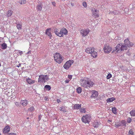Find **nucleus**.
<instances>
[{
    "mask_svg": "<svg viewBox=\"0 0 135 135\" xmlns=\"http://www.w3.org/2000/svg\"><path fill=\"white\" fill-rule=\"evenodd\" d=\"M57 102L58 103H59V102H60V99H57Z\"/></svg>",
    "mask_w": 135,
    "mask_h": 135,
    "instance_id": "nucleus-54",
    "label": "nucleus"
},
{
    "mask_svg": "<svg viewBox=\"0 0 135 135\" xmlns=\"http://www.w3.org/2000/svg\"><path fill=\"white\" fill-rule=\"evenodd\" d=\"M91 92L92 93V94L90 96L91 98H97L98 96V94L97 91L95 90H93Z\"/></svg>",
    "mask_w": 135,
    "mask_h": 135,
    "instance_id": "nucleus-9",
    "label": "nucleus"
},
{
    "mask_svg": "<svg viewBox=\"0 0 135 135\" xmlns=\"http://www.w3.org/2000/svg\"><path fill=\"white\" fill-rule=\"evenodd\" d=\"M10 131V128L9 126H7L4 128L3 130V133H8Z\"/></svg>",
    "mask_w": 135,
    "mask_h": 135,
    "instance_id": "nucleus-11",
    "label": "nucleus"
},
{
    "mask_svg": "<svg viewBox=\"0 0 135 135\" xmlns=\"http://www.w3.org/2000/svg\"><path fill=\"white\" fill-rule=\"evenodd\" d=\"M54 57L56 61L59 64L61 63L63 60L61 55L59 53H56Z\"/></svg>",
    "mask_w": 135,
    "mask_h": 135,
    "instance_id": "nucleus-2",
    "label": "nucleus"
},
{
    "mask_svg": "<svg viewBox=\"0 0 135 135\" xmlns=\"http://www.w3.org/2000/svg\"><path fill=\"white\" fill-rule=\"evenodd\" d=\"M112 76V75L110 74L109 73L108 74V75L107 76V79H109L111 78Z\"/></svg>",
    "mask_w": 135,
    "mask_h": 135,
    "instance_id": "nucleus-40",
    "label": "nucleus"
},
{
    "mask_svg": "<svg viewBox=\"0 0 135 135\" xmlns=\"http://www.w3.org/2000/svg\"><path fill=\"white\" fill-rule=\"evenodd\" d=\"M1 66V64H0V67Z\"/></svg>",
    "mask_w": 135,
    "mask_h": 135,
    "instance_id": "nucleus-60",
    "label": "nucleus"
},
{
    "mask_svg": "<svg viewBox=\"0 0 135 135\" xmlns=\"http://www.w3.org/2000/svg\"><path fill=\"white\" fill-rule=\"evenodd\" d=\"M33 107H30V108H29L28 109V111H30V112H32V111H33Z\"/></svg>",
    "mask_w": 135,
    "mask_h": 135,
    "instance_id": "nucleus-43",
    "label": "nucleus"
},
{
    "mask_svg": "<svg viewBox=\"0 0 135 135\" xmlns=\"http://www.w3.org/2000/svg\"><path fill=\"white\" fill-rule=\"evenodd\" d=\"M72 75H68V77L69 79L71 80L72 79Z\"/></svg>",
    "mask_w": 135,
    "mask_h": 135,
    "instance_id": "nucleus-45",
    "label": "nucleus"
},
{
    "mask_svg": "<svg viewBox=\"0 0 135 135\" xmlns=\"http://www.w3.org/2000/svg\"><path fill=\"white\" fill-rule=\"evenodd\" d=\"M129 113L132 116H135V110H133L131 111Z\"/></svg>",
    "mask_w": 135,
    "mask_h": 135,
    "instance_id": "nucleus-29",
    "label": "nucleus"
},
{
    "mask_svg": "<svg viewBox=\"0 0 135 135\" xmlns=\"http://www.w3.org/2000/svg\"><path fill=\"white\" fill-rule=\"evenodd\" d=\"M71 4L73 6H74V3H71Z\"/></svg>",
    "mask_w": 135,
    "mask_h": 135,
    "instance_id": "nucleus-55",
    "label": "nucleus"
},
{
    "mask_svg": "<svg viewBox=\"0 0 135 135\" xmlns=\"http://www.w3.org/2000/svg\"><path fill=\"white\" fill-rule=\"evenodd\" d=\"M90 54H91V56L94 58L96 57L97 56V52L94 51Z\"/></svg>",
    "mask_w": 135,
    "mask_h": 135,
    "instance_id": "nucleus-26",
    "label": "nucleus"
},
{
    "mask_svg": "<svg viewBox=\"0 0 135 135\" xmlns=\"http://www.w3.org/2000/svg\"><path fill=\"white\" fill-rule=\"evenodd\" d=\"M42 6L40 5H38L37 9L38 11H41L42 10Z\"/></svg>",
    "mask_w": 135,
    "mask_h": 135,
    "instance_id": "nucleus-39",
    "label": "nucleus"
},
{
    "mask_svg": "<svg viewBox=\"0 0 135 135\" xmlns=\"http://www.w3.org/2000/svg\"><path fill=\"white\" fill-rule=\"evenodd\" d=\"M15 105L17 106H18L20 105V103L18 102H16L15 103Z\"/></svg>",
    "mask_w": 135,
    "mask_h": 135,
    "instance_id": "nucleus-47",
    "label": "nucleus"
},
{
    "mask_svg": "<svg viewBox=\"0 0 135 135\" xmlns=\"http://www.w3.org/2000/svg\"><path fill=\"white\" fill-rule=\"evenodd\" d=\"M16 52L18 55H21L22 54V52L20 50H17Z\"/></svg>",
    "mask_w": 135,
    "mask_h": 135,
    "instance_id": "nucleus-37",
    "label": "nucleus"
},
{
    "mask_svg": "<svg viewBox=\"0 0 135 135\" xmlns=\"http://www.w3.org/2000/svg\"><path fill=\"white\" fill-rule=\"evenodd\" d=\"M51 89V87L50 86L48 85H46L44 87V89L46 90H50Z\"/></svg>",
    "mask_w": 135,
    "mask_h": 135,
    "instance_id": "nucleus-28",
    "label": "nucleus"
},
{
    "mask_svg": "<svg viewBox=\"0 0 135 135\" xmlns=\"http://www.w3.org/2000/svg\"><path fill=\"white\" fill-rule=\"evenodd\" d=\"M0 135H1V134L0 133Z\"/></svg>",
    "mask_w": 135,
    "mask_h": 135,
    "instance_id": "nucleus-61",
    "label": "nucleus"
},
{
    "mask_svg": "<svg viewBox=\"0 0 135 135\" xmlns=\"http://www.w3.org/2000/svg\"><path fill=\"white\" fill-rule=\"evenodd\" d=\"M127 47L126 45L121 44V51H123L124 50H126L127 49Z\"/></svg>",
    "mask_w": 135,
    "mask_h": 135,
    "instance_id": "nucleus-20",
    "label": "nucleus"
},
{
    "mask_svg": "<svg viewBox=\"0 0 135 135\" xmlns=\"http://www.w3.org/2000/svg\"><path fill=\"white\" fill-rule=\"evenodd\" d=\"M59 109L61 111L63 112L64 113H65L67 112L65 107L64 106L60 107Z\"/></svg>",
    "mask_w": 135,
    "mask_h": 135,
    "instance_id": "nucleus-27",
    "label": "nucleus"
},
{
    "mask_svg": "<svg viewBox=\"0 0 135 135\" xmlns=\"http://www.w3.org/2000/svg\"><path fill=\"white\" fill-rule=\"evenodd\" d=\"M28 119V117H27V119Z\"/></svg>",
    "mask_w": 135,
    "mask_h": 135,
    "instance_id": "nucleus-59",
    "label": "nucleus"
},
{
    "mask_svg": "<svg viewBox=\"0 0 135 135\" xmlns=\"http://www.w3.org/2000/svg\"><path fill=\"white\" fill-rule=\"evenodd\" d=\"M41 116L40 115H39L38 116L39 120H40L41 119Z\"/></svg>",
    "mask_w": 135,
    "mask_h": 135,
    "instance_id": "nucleus-50",
    "label": "nucleus"
},
{
    "mask_svg": "<svg viewBox=\"0 0 135 135\" xmlns=\"http://www.w3.org/2000/svg\"><path fill=\"white\" fill-rule=\"evenodd\" d=\"M83 6L85 8H86L87 7V5L86 3L85 2H83Z\"/></svg>",
    "mask_w": 135,
    "mask_h": 135,
    "instance_id": "nucleus-41",
    "label": "nucleus"
},
{
    "mask_svg": "<svg viewBox=\"0 0 135 135\" xmlns=\"http://www.w3.org/2000/svg\"><path fill=\"white\" fill-rule=\"evenodd\" d=\"M112 13H113V14L114 15H119V14L120 13L119 11L116 10H115L114 11H113Z\"/></svg>",
    "mask_w": 135,
    "mask_h": 135,
    "instance_id": "nucleus-36",
    "label": "nucleus"
},
{
    "mask_svg": "<svg viewBox=\"0 0 135 135\" xmlns=\"http://www.w3.org/2000/svg\"><path fill=\"white\" fill-rule=\"evenodd\" d=\"M80 112L82 113H85L86 112V109L83 108H81L80 110Z\"/></svg>",
    "mask_w": 135,
    "mask_h": 135,
    "instance_id": "nucleus-34",
    "label": "nucleus"
},
{
    "mask_svg": "<svg viewBox=\"0 0 135 135\" xmlns=\"http://www.w3.org/2000/svg\"><path fill=\"white\" fill-rule=\"evenodd\" d=\"M1 48L3 49H5L7 47V45L5 43H4L1 44Z\"/></svg>",
    "mask_w": 135,
    "mask_h": 135,
    "instance_id": "nucleus-24",
    "label": "nucleus"
},
{
    "mask_svg": "<svg viewBox=\"0 0 135 135\" xmlns=\"http://www.w3.org/2000/svg\"><path fill=\"white\" fill-rule=\"evenodd\" d=\"M112 121V120H108V123H110V122H111Z\"/></svg>",
    "mask_w": 135,
    "mask_h": 135,
    "instance_id": "nucleus-53",
    "label": "nucleus"
},
{
    "mask_svg": "<svg viewBox=\"0 0 135 135\" xmlns=\"http://www.w3.org/2000/svg\"><path fill=\"white\" fill-rule=\"evenodd\" d=\"M129 7H130V11H131L132 10H133V6L132 5H130L129 6Z\"/></svg>",
    "mask_w": 135,
    "mask_h": 135,
    "instance_id": "nucleus-44",
    "label": "nucleus"
},
{
    "mask_svg": "<svg viewBox=\"0 0 135 135\" xmlns=\"http://www.w3.org/2000/svg\"><path fill=\"white\" fill-rule=\"evenodd\" d=\"M122 123H121L118 122L117 124H114V126L116 128H118V127L121 126H122Z\"/></svg>",
    "mask_w": 135,
    "mask_h": 135,
    "instance_id": "nucleus-30",
    "label": "nucleus"
},
{
    "mask_svg": "<svg viewBox=\"0 0 135 135\" xmlns=\"http://www.w3.org/2000/svg\"><path fill=\"white\" fill-rule=\"evenodd\" d=\"M44 99L45 101H48L49 100V99L47 97H45L44 98Z\"/></svg>",
    "mask_w": 135,
    "mask_h": 135,
    "instance_id": "nucleus-46",
    "label": "nucleus"
},
{
    "mask_svg": "<svg viewBox=\"0 0 135 135\" xmlns=\"http://www.w3.org/2000/svg\"><path fill=\"white\" fill-rule=\"evenodd\" d=\"M81 85L85 88H88L92 87L94 83L90 80L86 78L80 80Z\"/></svg>",
    "mask_w": 135,
    "mask_h": 135,
    "instance_id": "nucleus-1",
    "label": "nucleus"
},
{
    "mask_svg": "<svg viewBox=\"0 0 135 135\" xmlns=\"http://www.w3.org/2000/svg\"><path fill=\"white\" fill-rule=\"evenodd\" d=\"M134 133L131 130H130L128 132V135H133Z\"/></svg>",
    "mask_w": 135,
    "mask_h": 135,
    "instance_id": "nucleus-38",
    "label": "nucleus"
},
{
    "mask_svg": "<svg viewBox=\"0 0 135 135\" xmlns=\"http://www.w3.org/2000/svg\"><path fill=\"white\" fill-rule=\"evenodd\" d=\"M89 29L88 30H81L80 31V33L83 37H85L89 33Z\"/></svg>",
    "mask_w": 135,
    "mask_h": 135,
    "instance_id": "nucleus-8",
    "label": "nucleus"
},
{
    "mask_svg": "<svg viewBox=\"0 0 135 135\" xmlns=\"http://www.w3.org/2000/svg\"><path fill=\"white\" fill-rule=\"evenodd\" d=\"M115 98L113 97L110 98L108 99L107 100V102L108 103L114 100Z\"/></svg>",
    "mask_w": 135,
    "mask_h": 135,
    "instance_id": "nucleus-25",
    "label": "nucleus"
},
{
    "mask_svg": "<svg viewBox=\"0 0 135 135\" xmlns=\"http://www.w3.org/2000/svg\"><path fill=\"white\" fill-rule=\"evenodd\" d=\"M132 121V119L130 118H128L127 120V121L128 123H130Z\"/></svg>",
    "mask_w": 135,
    "mask_h": 135,
    "instance_id": "nucleus-42",
    "label": "nucleus"
},
{
    "mask_svg": "<svg viewBox=\"0 0 135 135\" xmlns=\"http://www.w3.org/2000/svg\"><path fill=\"white\" fill-rule=\"evenodd\" d=\"M38 28H36L35 29V30H36V31L37 30H38Z\"/></svg>",
    "mask_w": 135,
    "mask_h": 135,
    "instance_id": "nucleus-56",
    "label": "nucleus"
},
{
    "mask_svg": "<svg viewBox=\"0 0 135 135\" xmlns=\"http://www.w3.org/2000/svg\"><path fill=\"white\" fill-rule=\"evenodd\" d=\"M48 79L47 75H41L39 76L38 82L44 83L46 81V80H47Z\"/></svg>",
    "mask_w": 135,
    "mask_h": 135,
    "instance_id": "nucleus-4",
    "label": "nucleus"
},
{
    "mask_svg": "<svg viewBox=\"0 0 135 135\" xmlns=\"http://www.w3.org/2000/svg\"><path fill=\"white\" fill-rule=\"evenodd\" d=\"M133 58L134 59H135V55H134V56H133Z\"/></svg>",
    "mask_w": 135,
    "mask_h": 135,
    "instance_id": "nucleus-57",
    "label": "nucleus"
},
{
    "mask_svg": "<svg viewBox=\"0 0 135 135\" xmlns=\"http://www.w3.org/2000/svg\"><path fill=\"white\" fill-rule=\"evenodd\" d=\"M91 117L90 115H86L84 116L82 118V122L85 123H89L91 120Z\"/></svg>",
    "mask_w": 135,
    "mask_h": 135,
    "instance_id": "nucleus-3",
    "label": "nucleus"
},
{
    "mask_svg": "<svg viewBox=\"0 0 135 135\" xmlns=\"http://www.w3.org/2000/svg\"><path fill=\"white\" fill-rule=\"evenodd\" d=\"M81 107V105L78 104H76L74 106V108L75 109H78Z\"/></svg>",
    "mask_w": 135,
    "mask_h": 135,
    "instance_id": "nucleus-21",
    "label": "nucleus"
},
{
    "mask_svg": "<svg viewBox=\"0 0 135 135\" xmlns=\"http://www.w3.org/2000/svg\"><path fill=\"white\" fill-rule=\"evenodd\" d=\"M70 81V80H68L67 79L65 81V82L66 83H68L69 82V81Z\"/></svg>",
    "mask_w": 135,
    "mask_h": 135,
    "instance_id": "nucleus-49",
    "label": "nucleus"
},
{
    "mask_svg": "<svg viewBox=\"0 0 135 135\" xmlns=\"http://www.w3.org/2000/svg\"><path fill=\"white\" fill-rule=\"evenodd\" d=\"M27 82L29 84H31L34 83V81L32 80L31 79L29 78H28L26 79Z\"/></svg>",
    "mask_w": 135,
    "mask_h": 135,
    "instance_id": "nucleus-23",
    "label": "nucleus"
},
{
    "mask_svg": "<svg viewBox=\"0 0 135 135\" xmlns=\"http://www.w3.org/2000/svg\"><path fill=\"white\" fill-rule=\"evenodd\" d=\"M112 12H113L112 11H110L109 12V13L110 14H113V13H112Z\"/></svg>",
    "mask_w": 135,
    "mask_h": 135,
    "instance_id": "nucleus-52",
    "label": "nucleus"
},
{
    "mask_svg": "<svg viewBox=\"0 0 135 135\" xmlns=\"http://www.w3.org/2000/svg\"><path fill=\"white\" fill-rule=\"evenodd\" d=\"M20 103L23 106H25L27 104L28 101L26 100H21Z\"/></svg>",
    "mask_w": 135,
    "mask_h": 135,
    "instance_id": "nucleus-18",
    "label": "nucleus"
},
{
    "mask_svg": "<svg viewBox=\"0 0 135 135\" xmlns=\"http://www.w3.org/2000/svg\"><path fill=\"white\" fill-rule=\"evenodd\" d=\"M13 11L11 10H8L6 13V16L7 17H10L12 14Z\"/></svg>",
    "mask_w": 135,
    "mask_h": 135,
    "instance_id": "nucleus-17",
    "label": "nucleus"
},
{
    "mask_svg": "<svg viewBox=\"0 0 135 135\" xmlns=\"http://www.w3.org/2000/svg\"><path fill=\"white\" fill-rule=\"evenodd\" d=\"M124 42V44L126 45L127 47H131L134 45V44L130 42L128 38L125 40Z\"/></svg>",
    "mask_w": 135,
    "mask_h": 135,
    "instance_id": "nucleus-7",
    "label": "nucleus"
},
{
    "mask_svg": "<svg viewBox=\"0 0 135 135\" xmlns=\"http://www.w3.org/2000/svg\"><path fill=\"white\" fill-rule=\"evenodd\" d=\"M98 123L97 122H95L93 124V126L95 128L98 127Z\"/></svg>",
    "mask_w": 135,
    "mask_h": 135,
    "instance_id": "nucleus-31",
    "label": "nucleus"
},
{
    "mask_svg": "<svg viewBox=\"0 0 135 135\" xmlns=\"http://www.w3.org/2000/svg\"><path fill=\"white\" fill-rule=\"evenodd\" d=\"M6 135V134H5V135Z\"/></svg>",
    "mask_w": 135,
    "mask_h": 135,
    "instance_id": "nucleus-63",
    "label": "nucleus"
},
{
    "mask_svg": "<svg viewBox=\"0 0 135 135\" xmlns=\"http://www.w3.org/2000/svg\"><path fill=\"white\" fill-rule=\"evenodd\" d=\"M19 3L21 4H23L26 3V1L25 0H20Z\"/></svg>",
    "mask_w": 135,
    "mask_h": 135,
    "instance_id": "nucleus-35",
    "label": "nucleus"
},
{
    "mask_svg": "<svg viewBox=\"0 0 135 135\" xmlns=\"http://www.w3.org/2000/svg\"><path fill=\"white\" fill-rule=\"evenodd\" d=\"M116 110V108L115 107H113L112 108V111L114 114H117Z\"/></svg>",
    "mask_w": 135,
    "mask_h": 135,
    "instance_id": "nucleus-33",
    "label": "nucleus"
},
{
    "mask_svg": "<svg viewBox=\"0 0 135 135\" xmlns=\"http://www.w3.org/2000/svg\"><path fill=\"white\" fill-rule=\"evenodd\" d=\"M121 45L120 44H118L116 46L115 49L112 52H114L115 51H116V52H118L119 50L121 51Z\"/></svg>",
    "mask_w": 135,
    "mask_h": 135,
    "instance_id": "nucleus-12",
    "label": "nucleus"
},
{
    "mask_svg": "<svg viewBox=\"0 0 135 135\" xmlns=\"http://www.w3.org/2000/svg\"><path fill=\"white\" fill-rule=\"evenodd\" d=\"M16 27L19 30H21L22 26V24L20 22H17L16 23Z\"/></svg>",
    "mask_w": 135,
    "mask_h": 135,
    "instance_id": "nucleus-19",
    "label": "nucleus"
},
{
    "mask_svg": "<svg viewBox=\"0 0 135 135\" xmlns=\"http://www.w3.org/2000/svg\"><path fill=\"white\" fill-rule=\"evenodd\" d=\"M39 0H38V1H39Z\"/></svg>",
    "mask_w": 135,
    "mask_h": 135,
    "instance_id": "nucleus-62",
    "label": "nucleus"
},
{
    "mask_svg": "<svg viewBox=\"0 0 135 135\" xmlns=\"http://www.w3.org/2000/svg\"><path fill=\"white\" fill-rule=\"evenodd\" d=\"M9 135H17L15 133H10L9 134Z\"/></svg>",
    "mask_w": 135,
    "mask_h": 135,
    "instance_id": "nucleus-51",
    "label": "nucleus"
},
{
    "mask_svg": "<svg viewBox=\"0 0 135 135\" xmlns=\"http://www.w3.org/2000/svg\"><path fill=\"white\" fill-rule=\"evenodd\" d=\"M52 4L54 6H55L56 3L55 2H52Z\"/></svg>",
    "mask_w": 135,
    "mask_h": 135,
    "instance_id": "nucleus-48",
    "label": "nucleus"
},
{
    "mask_svg": "<svg viewBox=\"0 0 135 135\" xmlns=\"http://www.w3.org/2000/svg\"><path fill=\"white\" fill-rule=\"evenodd\" d=\"M105 52L108 54L112 51V49L111 47L108 44H106L103 48Z\"/></svg>",
    "mask_w": 135,
    "mask_h": 135,
    "instance_id": "nucleus-5",
    "label": "nucleus"
},
{
    "mask_svg": "<svg viewBox=\"0 0 135 135\" xmlns=\"http://www.w3.org/2000/svg\"><path fill=\"white\" fill-rule=\"evenodd\" d=\"M129 9L127 8H125L124 9V13L125 14H128L130 15L131 14V13L129 11Z\"/></svg>",
    "mask_w": 135,
    "mask_h": 135,
    "instance_id": "nucleus-22",
    "label": "nucleus"
},
{
    "mask_svg": "<svg viewBox=\"0 0 135 135\" xmlns=\"http://www.w3.org/2000/svg\"><path fill=\"white\" fill-rule=\"evenodd\" d=\"M37 94L38 95H39V96L40 95V94Z\"/></svg>",
    "mask_w": 135,
    "mask_h": 135,
    "instance_id": "nucleus-58",
    "label": "nucleus"
},
{
    "mask_svg": "<svg viewBox=\"0 0 135 135\" xmlns=\"http://www.w3.org/2000/svg\"><path fill=\"white\" fill-rule=\"evenodd\" d=\"M55 32L56 35L59 37H62V34L61 33L60 31L59 30L57 31V29H55Z\"/></svg>",
    "mask_w": 135,
    "mask_h": 135,
    "instance_id": "nucleus-16",
    "label": "nucleus"
},
{
    "mask_svg": "<svg viewBox=\"0 0 135 135\" xmlns=\"http://www.w3.org/2000/svg\"><path fill=\"white\" fill-rule=\"evenodd\" d=\"M76 91L79 94L81 92V89L80 87H79L76 89Z\"/></svg>",
    "mask_w": 135,
    "mask_h": 135,
    "instance_id": "nucleus-32",
    "label": "nucleus"
},
{
    "mask_svg": "<svg viewBox=\"0 0 135 135\" xmlns=\"http://www.w3.org/2000/svg\"><path fill=\"white\" fill-rule=\"evenodd\" d=\"M73 62V61L69 60L65 63L64 65V67L65 69H68Z\"/></svg>",
    "mask_w": 135,
    "mask_h": 135,
    "instance_id": "nucleus-6",
    "label": "nucleus"
},
{
    "mask_svg": "<svg viewBox=\"0 0 135 135\" xmlns=\"http://www.w3.org/2000/svg\"><path fill=\"white\" fill-rule=\"evenodd\" d=\"M91 11L93 13V15L95 17H98V11L95 9V8H92L91 10Z\"/></svg>",
    "mask_w": 135,
    "mask_h": 135,
    "instance_id": "nucleus-10",
    "label": "nucleus"
},
{
    "mask_svg": "<svg viewBox=\"0 0 135 135\" xmlns=\"http://www.w3.org/2000/svg\"><path fill=\"white\" fill-rule=\"evenodd\" d=\"M51 30V29L50 28L47 29L46 31V34L49 37L50 39L52 37V35L50 32Z\"/></svg>",
    "mask_w": 135,
    "mask_h": 135,
    "instance_id": "nucleus-14",
    "label": "nucleus"
},
{
    "mask_svg": "<svg viewBox=\"0 0 135 135\" xmlns=\"http://www.w3.org/2000/svg\"><path fill=\"white\" fill-rule=\"evenodd\" d=\"M61 33H62V37L63 36V34L66 35L68 33V31L65 28H62L60 30Z\"/></svg>",
    "mask_w": 135,
    "mask_h": 135,
    "instance_id": "nucleus-15",
    "label": "nucleus"
},
{
    "mask_svg": "<svg viewBox=\"0 0 135 135\" xmlns=\"http://www.w3.org/2000/svg\"><path fill=\"white\" fill-rule=\"evenodd\" d=\"M94 51V48L93 47L87 48L85 50V52L89 54H90Z\"/></svg>",
    "mask_w": 135,
    "mask_h": 135,
    "instance_id": "nucleus-13",
    "label": "nucleus"
}]
</instances>
